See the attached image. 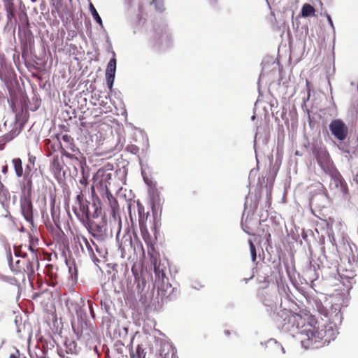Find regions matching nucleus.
I'll list each match as a JSON object with an SVG mask.
<instances>
[{
  "instance_id": "nucleus-49",
  "label": "nucleus",
  "mask_w": 358,
  "mask_h": 358,
  "mask_svg": "<svg viewBox=\"0 0 358 358\" xmlns=\"http://www.w3.org/2000/svg\"><path fill=\"white\" fill-rule=\"evenodd\" d=\"M66 21H69V19L68 18V17H66Z\"/></svg>"
},
{
  "instance_id": "nucleus-52",
  "label": "nucleus",
  "mask_w": 358,
  "mask_h": 358,
  "mask_svg": "<svg viewBox=\"0 0 358 358\" xmlns=\"http://www.w3.org/2000/svg\"><path fill=\"white\" fill-rule=\"evenodd\" d=\"M155 0H152V3H155Z\"/></svg>"
},
{
  "instance_id": "nucleus-7",
  "label": "nucleus",
  "mask_w": 358,
  "mask_h": 358,
  "mask_svg": "<svg viewBox=\"0 0 358 358\" xmlns=\"http://www.w3.org/2000/svg\"><path fill=\"white\" fill-rule=\"evenodd\" d=\"M89 232L95 238H103L107 234V222L103 217L97 219L90 218L83 224Z\"/></svg>"
},
{
  "instance_id": "nucleus-40",
  "label": "nucleus",
  "mask_w": 358,
  "mask_h": 358,
  "mask_svg": "<svg viewBox=\"0 0 358 358\" xmlns=\"http://www.w3.org/2000/svg\"><path fill=\"white\" fill-rule=\"evenodd\" d=\"M21 24L20 23H18V29H19V34L20 33V29H21Z\"/></svg>"
},
{
  "instance_id": "nucleus-14",
  "label": "nucleus",
  "mask_w": 358,
  "mask_h": 358,
  "mask_svg": "<svg viewBox=\"0 0 358 358\" xmlns=\"http://www.w3.org/2000/svg\"><path fill=\"white\" fill-rule=\"evenodd\" d=\"M155 285L157 287V294L161 296L162 299L169 297L173 289L171 284L169 282V278L155 281Z\"/></svg>"
},
{
  "instance_id": "nucleus-4",
  "label": "nucleus",
  "mask_w": 358,
  "mask_h": 358,
  "mask_svg": "<svg viewBox=\"0 0 358 358\" xmlns=\"http://www.w3.org/2000/svg\"><path fill=\"white\" fill-rule=\"evenodd\" d=\"M96 189L101 196L102 199H105L104 194L108 192H110L107 184L103 182V180L100 177V172L99 171L94 178L93 185L91 187V194L93 201V207L94 208V216H97V214L101 210V201L96 193Z\"/></svg>"
},
{
  "instance_id": "nucleus-47",
  "label": "nucleus",
  "mask_w": 358,
  "mask_h": 358,
  "mask_svg": "<svg viewBox=\"0 0 358 358\" xmlns=\"http://www.w3.org/2000/svg\"><path fill=\"white\" fill-rule=\"evenodd\" d=\"M20 203H21V206H22V197L20 198Z\"/></svg>"
},
{
  "instance_id": "nucleus-28",
  "label": "nucleus",
  "mask_w": 358,
  "mask_h": 358,
  "mask_svg": "<svg viewBox=\"0 0 358 358\" xmlns=\"http://www.w3.org/2000/svg\"><path fill=\"white\" fill-rule=\"evenodd\" d=\"M249 245H250V253H251L252 261L253 262H255L256 259H257V252H256L255 246L253 244L252 241H249Z\"/></svg>"
},
{
  "instance_id": "nucleus-35",
  "label": "nucleus",
  "mask_w": 358,
  "mask_h": 358,
  "mask_svg": "<svg viewBox=\"0 0 358 358\" xmlns=\"http://www.w3.org/2000/svg\"><path fill=\"white\" fill-rule=\"evenodd\" d=\"M137 207H138V214L141 215L144 211V208L140 202L137 203Z\"/></svg>"
},
{
  "instance_id": "nucleus-53",
  "label": "nucleus",
  "mask_w": 358,
  "mask_h": 358,
  "mask_svg": "<svg viewBox=\"0 0 358 358\" xmlns=\"http://www.w3.org/2000/svg\"><path fill=\"white\" fill-rule=\"evenodd\" d=\"M357 176H358V173H357Z\"/></svg>"
},
{
  "instance_id": "nucleus-29",
  "label": "nucleus",
  "mask_w": 358,
  "mask_h": 358,
  "mask_svg": "<svg viewBox=\"0 0 358 358\" xmlns=\"http://www.w3.org/2000/svg\"><path fill=\"white\" fill-rule=\"evenodd\" d=\"M46 273L47 274L52 278H56L57 277V274L54 271L55 270V267L52 264H48L47 266H46Z\"/></svg>"
},
{
  "instance_id": "nucleus-37",
  "label": "nucleus",
  "mask_w": 358,
  "mask_h": 358,
  "mask_svg": "<svg viewBox=\"0 0 358 358\" xmlns=\"http://www.w3.org/2000/svg\"><path fill=\"white\" fill-rule=\"evenodd\" d=\"M88 303H89V306H90V309L91 315H92V317H94L95 315H94V310L92 308V306L91 301H89Z\"/></svg>"
},
{
  "instance_id": "nucleus-46",
  "label": "nucleus",
  "mask_w": 358,
  "mask_h": 358,
  "mask_svg": "<svg viewBox=\"0 0 358 358\" xmlns=\"http://www.w3.org/2000/svg\"><path fill=\"white\" fill-rule=\"evenodd\" d=\"M270 238H271V234H268V238H267V241H268Z\"/></svg>"
},
{
  "instance_id": "nucleus-44",
  "label": "nucleus",
  "mask_w": 358,
  "mask_h": 358,
  "mask_svg": "<svg viewBox=\"0 0 358 358\" xmlns=\"http://www.w3.org/2000/svg\"><path fill=\"white\" fill-rule=\"evenodd\" d=\"M328 20H329V23H331V22H332V21H331V20L330 16H328Z\"/></svg>"
},
{
  "instance_id": "nucleus-13",
  "label": "nucleus",
  "mask_w": 358,
  "mask_h": 358,
  "mask_svg": "<svg viewBox=\"0 0 358 358\" xmlns=\"http://www.w3.org/2000/svg\"><path fill=\"white\" fill-rule=\"evenodd\" d=\"M113 58L109 61L106 71V78L108 87L112 91L116 71L115 53L113 52Z\"/></svg>"
},
{
  "instance_id": "nucleus-25",
  "label": "nucleus",
  "mask_w": 358,
  "mask_h": 358,
  "mask_svg": "<svg viewBox=\"0 0 358 358\" xmlns=\"http://www.w3.org/2000/svg\"><path fill=\"white\" fill-rule=\"evenodd\" d=\"M55 196L52 197L50 202V213L54 221H55V220L58 218V212L57 209H56L55 208Z\"/></svg>"
},
{
  "instance_id": "nucleus-32",
  "label": "nucleus",
  "mask_w": 358,
  "mask_h": 358,
  "mask_svg": "<svg viewBox=\"0 0 358 358\" xmlns=\"http://www.w3.org/2000/svg\"><path fill=\"white\" fill-rule=\"evenodd\" d=\"M76 203H77L78 206H80L81 203H85V201L84 200V196H83V194L82 193V191L76 196Z\"/></svg>"
},
{
  "instance_id": "nucleus-45",
  "label": "nucleus",
  "mask_w": 358,
  "mask_h": 358,
  "mask_svg": "<svg viewBox=\"0 0 358 358\" xmlns=\"http://www.w3.org/2000/svg\"><path fill=\"white\" fill-rule=\"evenodd\" d=\"M24 20H26V22H29V20L27 19L26 15H25V19H24Z\"/></svg>"
},
{
  "instance_id": "nucleus-10",
  "label": "nucleus",
  "mask_w": 358,
  "mask_h": 358,
  "mask_svg": "<svg viewBox=\"0 0 358 358\" xmlns=\"http://www.w3.org/2000/svg\"><path fill=\"white\" fill-rule=\"evenodd\" d=\"M329 129L332 135L339 141H344L348 135V128L341 119L332 120L329 124Z\"/></svg>"
},
{
  "instance_id": "nucleus-23",
  "label": "nucleus",
  "mask_w": 358,
  "mask_h": 358,
  "mask_svg": "<svg viewBox=\"0 0 358 358\" xmlns=\"http://www.w3.org/2000/svg\"><path fill=\"white\" fill-rule=\"evenodd\" d=\"M135 280L137 283L136 288L138 292L142 293L146 287V280L144 278L139 275L135 276Z\"/></svg>"
},
{
  "instance_id": "nucleus-30",
  "label": "nucleus",
  "mask_w": 358,
  "mask_h": 358,
  "mask_svg": "<svg viewBox=\"0 0 358 358\" xmlns=\"http://www.w3.org/2000/svg\"><path fill=\"white\" fill-rule=\"evenodd\" d=\"M317 309L321 315H323L326 317H328V314H329L328 310L324 306H323V305L322 303L317 304Z\"/></svg>"
},
{
  "instance_id": "nucleus-3",
  "label": "nucleus",
  "mask_w": 358,
  "mask_h": 358,
  "mask_svg": "<svg viewBox=\"0 0 358 358\" xmlns=\"http://www.w3.org/2000/svg\"><path fill=\"white\" fill-rule=\"evenodd\" d=\"M31 232L32 234H29V250L31 252V259H29L27 260L26 263V270L24 268V271L27 272L30 285L33 287L34 281L36 278L34 268L38 266V257L36 253L38 250V239L34 234L35 232L37 234L36 229H35L34 230L31 229Z\"/></svg>"
},
{
  "instance_id": "nucleus-39",
  "label": "nucleus",
  "mask_w": 358,
  "mask_h": 358,
  "mask_svg": "<svg viewBox=\"0 0 358 358\" xmlns=\"http://www.w3.org/2000/svg\"><path fill=\"white\" fill-rule=\"evenodd\" d=\"M92 243L95 246L96 252L100 253L101 252H100L98 246L93 241H92Z\"/></svg>"
},
{
  "instance_id": "nucleus-22",
  "label": "nucleus",
  "mask_w": 358,
  "mask_h": 358,
  "mask_svg": "<svg viewBox=\"0 0 358 358\" xmlns=\"http://www.w3.org/2000/svg\"><path fill=\"white\" fill-rule=\"evenodd\" d=\"M315 13V8L309 3H305L301 8V15L303 17L314 16Z\"/></svg>"
},
{
  "instance_id": "nucleus-16",
  "label": "nucleus",
  "mask_w": 358,
  "mask_h": 358,
  "mask_svg": "<svg viewBox=\"0 0 358 358\" xmlns=\"http://www.w3.org/2000/svg\"><path fill=\"white\" fill-rule=\"evenodd\" d=\"M21 246L20 247H15L14 248V252L15 256V259L14 261L13 257H10L9 259V266L10 269L13 272L15 273H20L22 269V264L21 263V260L20 259V257L21 256Z\"/></svg>"
},
{
  "instance_id": "nucleus-26",
  "label": "nucleus",
  "mask_w": 358,
  "mask_h": 358,
  "mask_svg": "<svg viewBox=\"0 0 358 358\" xmlns=\"http://www.w3.org/2000/svg\"><path fill=\"white\" fill-rule=\"evenodd\" d=\"M100 177L103 180V182L107 184V186L109 187L110 185V180L112 179V173L102 172L101 174H100Z\"/></svg>"
},
{
  "instance_id": "nucleus-48",
  "label": "nucleus",
  "mask_w": 358,
  "mask_h": 358,
  "mask_svg": "<svg viewBox=\"0 0 358 358\" xmlns=\"http://www.w3.org/2000/svg\"><path fill=\"white\" fill-rule=\"evenodd\" d=\"M23 257H24V259H25L27 257V255L24 253Z\"/></svg>"
},
{
  "instance_id": "nucleus-5",
  "label": "nucleus",
  "mask_w": 358,
  "mask_h": 358,
  "mask_svg": "<svg viewBox=\"0 0 358 358\" xmlns=\"http://www.w3.org/2000/svg\"><path fill=\"white\" fill-rule=\"evenodd\" d=\"M11 108L15 114V128L12 129L6 136L8 141L12 140L20 134L22 128V100L14 96H10Z\"/></svg>"
},
{
  "instance_id": "nucleus-2",
  "label": "nucleus",
  "mask_w": 358,
  "mask_h": 358,
  "mask_svg": "<svg viewBox=\"0 0 358 358\" xmlns=\"http://www.w3.org/2000/svg\"><path fill=\"white\" fill-rule=\"evenodd\" d=\"M29 162L26 166V171L24 176V179L29 177L27 181V195L24 198V218L30 224L31 227H34L33 206L30 196L31 193V178L34 175L37 176V169L35 167L36 157L31 156L30 154H29Z\"/></svg>"
},
{
  "instance_id": "nucleus-36",
  "label": "nucleus",
  "mask_w": 358,
  "mask_h": 358,
  "mask_svg": "<svg viewBox=\"0 0 358 358\" xmlns=\"http://www.w3.org/2000/svg\"><path fill=\"white\" fill-rule=\"evenodd\" d=\"M141 233L143 238L145 242H147V238H148L149 235L147 231H145L144 229H141Z\"/></svg>"
},
{
  "instance_id": "nucleus-9",
  "label": "nucleus",
  "mask_w": 358,
  "mask_h": 358,
  "mask_svg": "<svg viewBox=\"0 0 358 358\" xmlns=\"http://www.w3.org/2000/svg\"><path fill=\"white\" fill-rule=\"evenodd\" d=\"M278 315L280 317H285L283 319V325L288 324L292 327L296 326L297 329H300V327L305 326V320L303 317L299 314L292 312L291 310L284 309L278 313Z\"/></svg>"
},
{
  "instance_id": "nucleus-31",
  "label": "nucleus",
  "mask_w": 358,
  "mask_h": 358,
  "mask_svg": "<svg viewBox=\"0 0 358 358\" xmlns=\"http://www.w3.org/2000/svg\"><path fill=\"white\" fill-rule=\"evenodd\" d=\"M76 344L74 343V342H71L70 344H69V346H68L66 345V350L65 351L66 353H73V351L76 350Z\"/></svg>"
},
{
  "instance_id": "nucleus-15",
  "label": "nucleus",
  "mask_w": 358,
  "mask_h": 358,
  "mask_svg": "<svg viewBox=\"0 0 358 358\" xmlns=\"http://www.w3.org/2000/svg\"><path fill=\"white\" fill-rule=\"evenodd\" d=\"M105 199H102L103 202V207L107 206L110 214L115 216L116 213L119 211V204L117 199L113 196L110 192L104 194Z\"/></svg>"
},
{
  "instance_id": "nucleus-38",
  "label": "nucleus",
  "mask_w": 358,
  "mask_h": 358,
  "mask_svg": "<svg viewBox=\"0 0 358 358\" xmlns=\"http://www.w3.org/2000/svg\"><path fill=\"white\" fill-rule=\"evenodd\" d=\"M58 354L61 357H63V358L65 357V353L62 349H60L58 350Z\"/></svg>"
},
{
  "instance_id": "nucleus-19",
  "label": "nucleus",
  "mask_w": 358,
  "mask_h": 358,
  "mask_svg": "<svg viewBox=\"0 0 358 358\" xmlns=\"http://www.w3.org/2000/svg\"><path fill=\"white\" fill-rule=\"evenodd\" d=\"M129 355L131 358H145V348H143L142 344H138L135 351L133 350L132 347L130 348Z\"/></svg>"
},
{
  "instance_id": "nucleus-42",
  "label": "nucleus",
  "mask_w": 358,
  "mask_h": 358,
  "mask_svg": "<svg viewBox=\"0 0 358 358\" xmlns=\"http://www.w3.org/2000/svg\"><path fill=\"white\" fill-rule=\"evenodd\" d=\"M6 171H7V166L3 167V172L6 173Z\"/></svg>"
},
{
  "instance_id": "nucleus-51",
  "label": "nucleus",
  "mask_w": 358,
  "mask_h": 358,
  "mask_svg": "<svg viewBox=\"0 0 358 358\" xmlns=\"http://www.w3.org/2000/svg\"><path fill=\"white\" fill-rule=\"evenodd\" d=\"M0 149H3V146H1V147H0Z\"/></svg>"
},
{
  "instance_id": "nucleus-6",
  "label": "nucleus",
  "mask_w": 358,
  "mask_h": 358,
  "mask_svg": "<svg viewBox=\"0 0 358 358\" xmlns=\"http://www.w3.org/2000/svg\"><path fill=\"white\" fill-rule=\"evenodd\" d=\"M329 173L331 177L329 189L334 196H345L348 193V185L340 173L333 166L329 168Z\"/></svg>"
},
{
  "instance_id": "nucleus-43",
  "label": "nucleus",
  "mask_w": 358,
  "mask_h": 358,
  "mask_svg": "<svg viewBox=\"0 0 358 358\" xmlns=\"http://www.w3.org/2000/svg\"><path fill=\"white\" fill-rule=\"evenodd\" d=\"M138 150V148L137 147H135L134 149H133V151H135V152H137Z\"/></svg>"
},
{
  "instance_id": "nucleus-33",
  "label": "nucleus",
  "mask_w": 358,
  "mask_h": 358,
  "mask_svg": "<svg viewBox=\"0 0 358 358\" xmlns=\"http://www.w3.org/2000/svg\"><path fill=\"white\" fill-rule=\"evenodd\" d=\"M80 183L86 187L87 185V178L83 175V178L80 180Z\"/></svg>"
},
{
  "instance_id": "nucleus-24",
  "label": "nucleus",
  "mask_w": 358,
  "mask_h": 358,
  "mask_svg": "<svg viewBox=\"0 0 358 358\" xmlns=\"http://www.w3.org/2000/svg\"><path fill=\"white\" fill-rule=\"evenodd\" d=\"M15 173L18 177L22 176V160L20 158H15L12 160Z\"/></svg>"
},
{
  "instance_id": "nucleus-12",
  "label": "nucleus",
  "mask_w": 358,
  "mask_h": 358,
  "mask_svg": "<svg viewBox=\"0 0 358 358\" xmlns=\"http://www.w3.org/2000/svg\"><path fill=\"white\" fill-rule=\"evenodd\" d=\"M6 7L8 13V17L10 21H12L13 20L16 21V16H18L20 18L22 12L21 9L20 0H9L6 3Z\"/></svg>"
},
{
  "instance_id": "nucleus-8",
  "label": "nucleus",
  "mask_w": 358,
  "mask_h": 358,
  "mask_svg": "<svg viewBox=\"0 0 358 358\" xmlns=\"http://www.w3.org/2000/svg\"><path fill=\"white\" fill-rule=\"evenodd\" d=\"M92 207L94 209L93 205L92 206ZM101 210H102V209ZM73 211L77 217L78 218V220L83 224L89 222L90 218L97 219L98 217H99L100 215L101 214V211H100L97 214V216H94V210L93 211V213H91L90 210V202L87 201H85V203H81L78 206H75L73 208Z\"/></svg>"
},
{
  "instance_id": "nucleus-21",
  "label": "nucleus",
  "mask_w": 358,
  "mask_h": 358,
  "mask_svg": "<svg viewBox=\"0 0 358 358\" xmlns=\"http://www.w3.org/2000/svg\"><path fill=\"white\" fill-rule=\"evenodd\" d=\"M51 169L55 175H60L61 171L62 170V165L58 156L54 157L51 164Z\"/></svg>"
},
{
  "instance_id": "nucleus-20",
  "label": "nucleus",
  "mask_w": 358,
  "mask_h": 358,
  "mask_svg": "<svg viewBox=\"0 0 358 358\" xmlns=\"http://www.w3.org/2000/svg\"><path fill=\"white\" fill-rule=\"evenodd\" d=\"M78 242L79 243L83 252H85L84 248H83V244H84L85 248H86V249H87V251L88 254L90 256H92V257L96 258L92 245L90 244L89 241L85 236L78 237Z\"/></svg>"
},
{
  "instance_id": "nucleus-27",
  "label": "nucleus",
  "mask_w": 358,
  "mask_h": 358,
  "mask_svg": "<svg viewBox=\"0 0 358 358\" xmlns=\"http://www.w3.org/2000/svg\"><path fill=\"white\" fill-rule=\"evenodd\" d=\"M90 10L96 22H102L101 18L94 6L90 3Z\"/></svg>"
},
{
  "instance_id": "nucleus-34",
  "label": "nucleus",
  "mask_w": 358,
  "mask_h": 358,
  "mask_svg": "<svg viewBox=\"0 0 358 358\" xmlns=\"http://www.w3.org/2000/svg\"><path fill=\"white\" fill-rule=\"evenodd\" d=\"M99 105L101 106H103V108H106V110L104 111V113H107L108 111H110V107L108 106V107H106V105H107V103L104 102V101H101L100 103H99Z\"/></svg>"
},
{
  "instance_id": "nucleus-17",
  "label": "nucleus",
  "mask_w": 358,
  "mask_h": 358,
  "mask_svg": "<svg viewBox=\"0 0 358 358\" xmlns=\"http://www.w3.org/2000/svg\"><path fill=\"white\" fill-rule=\"evenodd\" d=\"M66 306L69 311L71 314H76L78 319L83 320L86 317V313L84 312L82 307L75 301L68 299L66 301Z\"/></svg>"
},
{
  "instance_id": "nucleus-41",
  "label": "nucleus",
  "mask_w": 358,
  "mask_h": 358,
  "mask_svg": "<svg viewBox=\"0 0 358 358\" xmlns=\"http://www.w3.org/2000/svg\"><path fill=\"white\" fill-rule=\"evenodd\" d=\"M317 278H318V276H317V275H316V276H315V278H312V279H311V281L313 282V281H314V280H317Z\"/></svg>"
},
{
  "instance_id": "nucleus-18",
  "label": "nucleus",
  "mask_w": 358,
  "mask_h": 358,
  "mask_svg": "<svg viewBox=\"0 0 358 358\" xmlns=\"http://www.w3.org/2000/svg\"><path fill=\"white\" fill-rule=\"evenodd\" d=\"M152 263L154 266V272L155 275V281L168 278L165 275V266L163 264H162L159 260L158 261L157 259H155Z\"/></svg>"
},
{
  "instance_id": "nucleus-1",
  "label": "nucleus",
  "mask_w": 358,
  "mask_h": 358,
  "mask_svg": "<svg viewBox=\"0 0 358 358\" xmlns=\"http://www.w3.org/2000/svg\"><path fill=\"white\" fill-rule=\"evenodd\" d=\"M301 345L308 349L317 343H329L336 338V330L331 324H320L315 317H308V324L301 333Z\"/></svg>"
},
{
  "instance_id": "nucleus-11",
  "label": "nucleus",
  "mask_w": 358,
  "mask_h": 358,
  "mask_svg": "<svg viewBox=\"0 0 358 358\" xmlns=\"http://www.w3.org/2000/svg\"><path fill=\"white\" fill-rule=\"evenodd\" d=\"M59 145L61 153L69 158L71 159L74 154L78 151L73 143V138L68 134L62 136V142H59Z\"/></svg>"
},
{
  "instance_id": "nucleus-50",
  "label": "nucleus",
  "mask_w": 358,
  "mask_h": 358,
  "mask_svg": "<svg viewBox=\"0 0 358 358\" xmlns=\"http://www.w3.org/2000/svg\"><path fill=\"white\" fill-rule=\"evenodd\" d=\"M62 21H64V20H64V18L63 17H62Z\"/></svg>"
}]
</instances>
